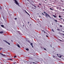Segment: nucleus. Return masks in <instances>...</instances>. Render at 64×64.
I'll return each instance as SVG.
<instances>
[{"label":"nucleus","mask_w":64,"mask_h":64,"mask_svg":"<svg viewBox=\"0 0 64 64\" xmlns=\"http://www.w3.org/2000/svg\"><path fill=\"white\" fill-rule=\"evenodd\" d=\"M58 17L59 18H60V17H61V16H58Z\"/></svg>","instance_id":"dca6fc26"},{"label":"nucleus","mask_w":64,"mask_h":64,"mask_svg":"<svg viewBox=\"0 0 64 64\" xmlns=\"http://www.w3.org/2000/svg\"><path fill=\"white\" fill-rule=\"evenodd\" d=\"M55 56H53V58H54V57H55Z\"/></svg>","instance_id":"72a5a7b5"},{"label":"nucleus","mask_w":64,"mask_h":64,"mask_svg":"<svg viewBox=\"0 0 64 64\" xmlns=\"http://www.w3.org/2000/svg\"><path fill=\"white\" fill-rule=\"evenodd\" d=\"M42 32H43V31H44V30H42Z\"/></svg>","instance_id":"c9c22d12"},{"label":"nucleus","mask_w":64,"mask_h":64,"mask_svg":"<svg viewBox=\"0 0 64 64\" xmlns=\"http://www.w3.org/2000/svg\"><path fill=\"white\" fill-rule=\"evenodd\" d=\"M14 64H15V63H14Z\"/></svg>","instance_id":"a18cd8bd"},{"label":"nucleus","mask_w":64,"mask_h":64,"mask_svg":"<svg viewBox=\"0 0 64 64\" xmlns=\"http://www.w3.org/2000/svg\"><path fill=\"white\" fill-rule=\"evenodd\" d=\"M60 18L61 19H62V20H63V19H63V18Z\"/></svg>","instance_id":"c85d7f7f"},{"label":"nucleus","mask_w":64,"mask_h":64,"mask_svg":"<svg viewBox=\"0 0 64 64\" xmlns=\"http://www.w3.org/2000/svg\"><path fill=\"white\" fill-rule=\"evenodd\" d=\"M28 42H29L30 43H31V42H30V41H28Z\"/></svg>","instance_id":"5701e85b"},{"label":"nucleus","mask_w":64,"mask_h":64,"mask_svg":"<svg viewBox=\"0 0 64 64\" xmlns=\"http://www.w3.org/2000/svg\"><path fill=\"white\" fill-rule=\"evenodd\" d=\"M53 16H54V18H57V16H55V15H53Z\"/></svg>","instance_id":"423d86ee"},{"label":"nucleus","mask_w":64,"mask_h":64,"mask_svg":"<svg viewBox=\"0 0 64 64\" xmlns=\"http://www.w3.org/2000/svg\"><path fill=\"white\" fill-rule=\"evenodd\" d=\"M44 50H46V48H44Z\"/></svg>","instance_id":"393cba45"},{"label":"nucleus","mask_w":64,"mask_h":64,"mask_svg":"<svg viewBox=\"0 0 64 64\" xmlns=\"http://www.w3.org/2000/svg\"><path fill=\"white\" fill-rule=\"evenodd\" d=\"M59 41H61V42H62V40H61L59 39Z\"/></svg>","instance_id":"6ab92c4d"},{"label":"nucleus","mask_w":64,"mask_h":64,"mask_svg":"<svg viewBox=\"0 0 64 64\" xmlns=\"http://www.w3.org/2000/svg\"><path fill=\"white\" fill-rule=\"evenodd\" d=\"M18 46L19 47V48H20V46L19 44H17Z\"/></svg>","instance_id":"6e6552de"},{"label":"nucleus","mask_w":64,"mask_h":64,"mask_svg":"<svg viewBox=\"0 0 64 64\" xmlns=\"http://www.w3.org/2000/svg\"><path fill=\"white\" fill-rule=\"evenodd\" d=\"M60 9H61V8H60Z\"/></svg>","instance_id":"e433bc0d"},{"label":"nucleus","mask_w":64,"mask_h":64,"mask_svg":"<svg viewBox=\"0 0 64 64\" xmlns=\"http://www.w3.org/2000/svg\"><path fill=\"white\" fill-rule=\"evenodd\" d=\"M25 12L26 13H27V14H28V15H29V16H30V14H29L28 12H26V10H25Z\"/></svg>","instance_id":"20e7f679"},{"label":"nucleus","mask_w":64,"mask_h":64,"mask_svg":"<svg viewBox=\"0 0 64 64\" xmlns=\"http://www.w3.org/2000/svg\"><path fill=\"white\" fill-rule=\"evenodd\" d=\"M52 31L53 32H54V30H53V29H52Z\"/></svg>","instance_id":"9d476101"},{"label":"nucleus","mask_w":64,"mask_h":64,"mask_svg":"<svg viewBox=\"0 0 64 64\" xmlns=\"http://www.w3.org/2000/svg\"><path fill=\"white\" fill-rule=\"evenodd\" d=\"M32 63H34V64H36V63H35V62H32Z\"/></svg>","instance_id":"a211bd4d"},{"label":"nucleus","mask_w":64,"mask_h":64,"mask_svg":"<svg viewBox=\"0 0 64 64\" xmlns=\"http://www.w3.org/2000/svg\"><path fill=\"white\" fill-rule=\"evenodd\" d=\"M38 7H39V8L40 6H38Z\"/></svg>","instance_id":"bb28decb"},{"label":"nucleus","mask_w":64,"mask_h":64,"mask_svg":"<svg viewBox=\"0 0 64 64\" xmlns=\"http://www.w3.org/2000/svg\"><path fill=\"white\" fill-rule=\"evenodd\" d=\"M40 17H41V16H40Z\"/></svg>","instance_id":"a19ab883"},{"label":"nucleus","mask_w":64,"mask_h":64,"mask_svg":"<svg viewBox=\"0 0 64 64\" xmlns=\"http://www.w3.org/2000/svg\"><path fill=\"white\" fill-rule=\"evenodd\" d=\"M12 41V42L13 41Z\"/></svg>","instance_id":"8fccbe9b"},{"label":"nucleus","mask_w":64,"mask_h":64,"mask_svg":"<svg viewBox=\"0 0 64 64\" xmlns=\"http://www.w3.org/2000/svg\"><path fill=\"white\" fill-rule=\"evenodd\" d=\"M1 49H2V48H0V51L1 50Z\"/></svg>","instance_id":"4be33fe9"},{"label":"nucleus","mask_w":64,"mask_h":64,"mask_svg":"<svg viewBox=\"0 0 64 64\" xmlns=\"http://www.w3.org/2000/svg\"><path fill=\"white\" fill-rule=\"evenodd\" d=\"M63 10H64V9H63Z\"/></svg>","instance_id":"37998d69"},{"label":"nucleus","mask_w":64,"mask_h":64,"mask_svg":"<svg viewBox=\"0 0 64 64\" xmlns=\"http://www.w3.org/2000/svg\"><path fill=\"white\" fill-rule=\"evenodd\" d=\"M0 33L1 34V33H3V32H0Z\"/></svg>","instance_id":"9b49d317"},{"label":"nucleus","mask_w":64,"mask_h":64,"mask_svg":"<svg viewBox=\"0 0 64 64\" xmlns=\"http://www.w3.org/2000/svg\"><path fill=\"white\" fill-rule=\"evenodd\" d=\"M57 55H58V54H57Z\"/></svg>","instance_id":"c03bdc74"},{"label":"nucleus","mask_w":64,"mask_h":64,"mask_svg":"<svg viewBox=\"0 0 64 64\" xmlns=\"http://www.w3.org/2000/svg\"><path fill=\"white\" fill-rule=\"evenodd\" d=\"M0 54H1V55H2L3 56H5V55L4 54L2 53H0Z\"/></svg>","instance_id":"0eeeda50"},{"label":"nucleus","mask_w":64,"mask_h":64,"mask_svg":"<svg viewBox=\"0 0 64 64\" xmlns=\"http://www.w3.org/2000/svg\"><path fill=\"white\" fill-rule=\"evenodd\" d=\"M46 36L47 37H48V36L47 35H46Z\"/></svg>","instance_id":"c756f323"},{"label":"nucleus","mask_w":64,"mask_h":64,"mask_svg":"<svg viewBox=\"0 0 64 64\" xmlns=\"http://www.w3.org/2000/svg\"><path fill=\"white\" fill-rule=\"evenodd\" d=\"M45 1H46L47 0H44Z\"/></svg>","instance_id":"79ce46f5"},{"label":"nucleus","mask_w":64,"mask_h":64,"mask_svg":"<svg viewBox=\"0 0 64 64\" xmlns=\"http://www.w3.org/2000/svg\"><path fill=\"white\" fill-rule=\"evenodd\" d=\"M57 8H58V7Z\"/></svg>","instance_id":"de8ad7c7"},{"label":"nucleus","mask_w":64,"mask_h":64,"mask_svg":"<svg viewBox=\"0 0 64 64\" xmlns=\"http://www.w3.org/2000/svg\"><path fill=\"white\" fill-rule=\"evenodd\" d=\"M16 57V56H14V58H15Z\"/></svg>","instance_id":"a878e982"},{"label":"nucleus","mask_w":64,"mask_h":64,"mask_svg":"<svg viewBox=\"0 0 64 64\" xmlns=\"http://www.w3.org/2000/svg\"><path fill=\"white\" fill-rule=\"evenodd\" d=\"M0 9H2V8L1 6H0Z\"/></svg>","instance_id":"2eb2a0df"},{"label":"nucleus","mask_w":64,"mask_h":64,"mask_svg":"<svg viewBox=\"0 0 64 64\" xmlns=\"http://www.w3.org/2000/svg\"><path fill=\"white\" fill-rule=\"evenodd\" d=\"M44 33H45L46 32H45V31H44Z\"/></svg>","instance_id":"473e14b6"},{"label":"nucleus","mask_w":64,"mask_h":64,"mask_svg":"<svg viewBox=\"0 0 64 64\" xmlns=\"http://www.w3.org/2000/svg\"><path fill=\"white\" fill-rule=\"evenodd\" d=\"M23 27H24V25H23Z\"/></svg>","instance_id":"4c0bfd02"},{"label":"nucleus","mask_w":64,"mask_h":64,"mask_svg":"<svg viewBox=\"0 0 64 64\" xmlns=\"http://www.w3.org/2000/svg\"><path fill=\"white\" fill-rule=\"evenodd\" d=\"M15 63H16V62H15Z\"/></svg>","instance_id":"49530a36"},{"label":"nucleus","mask_w":64,"mask_h":64,"mask_svg":"<svg viewBox=\"0 0 64 64\" xmlns=\"http://www.w3.org/2000/svg\"><path fill=\"white\" fill-rule=\"evenodd\" d=\"M1 26L2 27H4V25H1Z\"/></svg>","instance_id":"1a4fd4ad"},{"label":"nucleus","mask_w":64,"mask_h":64,"mask_svg":"<svg viewBox=\"0 0 64 64\" xmlns=\"http://www.w3.org/2000/svg\"><path fill=\"white\" fill-rule=\"evenodd\" d=\"M54 21H55L56 22H58V20H54Z\"/></svg>","instance_id":"39448f33"},{"label":"nucleus","mask_w":64,"mask_h":64,"mask_svg":"<svg viewBox=\"0 0 64 64\" xmlns=\"http://www.w3.org/2000/svg\"><path fill=\"white\" fill-rule=\"evenodd\" d=\"M43 12L44 13H45V14H46L45 15L46 17H48V16L49 17H50V18H51V17H50V15H48V14L47 13H46V12Z\"/></svg>","instance_id":"f257e3e1"},{"label":"nucleus","mask_w":64,"mask_h":64,"mask_svg":"<svg viewBox=\"0 0 64 64\" xmlns=\"http://www.w3.org/2000/svg\"><path fill=\"white\" fill-rule=\"evenodd\" d=\"M30 45H31V46H32V45H33V43H31V44H30Z\"/></svg>","instance_id":"ddd939ff"},{"label":"nucleus","mask_w":64,"mask_h":64,"mask_svg":"<svg viewBox=\"0 0 64 64\" xmlns=\"http://www.w3.org/2000/svg\"><path fill=\"white\" fill-rule=\"evenodd\" d=\"M60 27H62V26H61V25H60Z\"/></svg>","instance_id":"cd10ccee"},{"label":"nucleus","mask_w":64,"mask_h":64,"mask_svg":"<svg viewBox=\"0 0 64 64\" xmlns=\"http://www.w3.org/2000/svg\"><path fill=\"white\" fill-rule=\"evenodd\" d=\"M28 23H29V22H28Z\"/></svg>","instance_id":"09e8293b"},{"label":"nucleus","mask_w":64,"mask_h":64,"mask_svg":"<svg viewBox=\"0 0 64 64\" xmlns=\"http://www.w3.org/2000/svg\"><path fill=\"white\" fill-rule=\"evenodd\" d=\"M26 50L27 51H29V49L28 48H26Z\"/></svg>","instance_id":"f8f14e48"},{"label":"nucleus","mask_w":64,"mask_h":64,"mask_svg":"<svg viewBox=\"0 0 64 64\" xmlns=\"http://www.w3.org/2000/svg\"><path fill=\"white\" fill-rule=\"evenodd\" d=\"M57 30H58V31H60V30H59L58 29H57Z\"/></svg>","instance_id":"412c9836"},{"label":"nucleus","mask_w":64,"mask_h":64,"mask_svg":"<svg viewBox=\"0 0 64 64\" xmlns=\"http://www.w3.org/2000/svg\"><path fill=\"white\" fill-rule=\"evenodd\" d=\"M35 7H36V6H35Z\"/></svg>","instance_id":"ea45409f"},{"label":"nucleus","mask_w":64,"mask_h":64,"mask_svg":"<svg viewBox=\"0 0 64 64\" xmlns=\"http://www.w3.org/2000/svg\"><path fill=\"white\" fill-rule=\"evenodd\" d=\"M14 1L16 3V5H18V6H19V3H18V2H17V1L16 0H14Z\"/></svg>","instance_id":"f03ea898"},{"label":"nucleus","mask_w":64,"mask_h":64,"mask_svg":"<svg viewBox=\"0 0 64 64\" xmlns=\"http://www.w3.org/2000/svg\"><path fill=\"white\" fill-rule=\"evenodd\" d=\"M50 46L51 47H52V46Z\"/></svg>","instance_id":"58836bf2"},{"label":"nucleus","mask_w":64,"mask_h":64,"mask_svg":"<svg viewBox=\"0 0 64 64\" xmlns=\"http://www.w3.org/2000/svg\"><path fill=\"white\" fill-rule=\"evenodd\" d=\"M27 0L29 2H30V0Z\"/></svg>","instance_id":"aec40b11"},{"label":"nucleus","mask_w":64,"mask_h":64,"mask_svg":"<svg viewBox=\"0 0 64 64\" xmlns=\"http://www.w3.org/2000/svg\"><path fill=\"white\" fill-rule=\"evenodd\" d=\"M9 60H11V61H13V60L12 59L10 58V59Z\"/></svg>","instance_id":"4468645a"},{"label":"nucleus","mask_w":64,"mask_h":64,"mask_svg":"<svg viewBox=\"0 0 64 64\" xmlns=\"http://www.w3.org/2000/svg\"><path fill=\"white\" fill-rule=\"evenodd\" d=\"M32 48H33V45H32Z\"/></svg>","instance_id":"f704fd0d"},{"label":"nucleus","mask_w":64,"mask_h":64,"mask_svg":"<svg viewBox=\"0 0 64 64\" xmlns=\"http://www.w3.org/2000/svg\"><path fill=\"white\" fill-rule=\"evenodd\" d=\"M41 4L40 3H39V5H41Z\"/></svg>","instance_id":"b1692460"},{"label":"nucleus","mask_w":64,"mask_h":64,"mask_svg":"<svg viewBox=\"0 0 64 64\" xmlns=\"http://www.w3.org/2000/svg\"><path fill=\"white\" fill-rule=\"evenodd\" d=\"M6 43L8 44V45H10V43H9L8 42H7V41H6Z\"/></svg>","instance_id":"7ed1b4c3"},{"label":"nucleus","mask_w":64,"mask_h":64,"mask_svg":"<svg viewBox=\"0 0 64 64\" xmlns=\"http://www.w3.org/2000/svg\"><path fill=\"white\" fill-rule=\"evenodd\" d=\"M50 9L51 10H53L52 8H50Z\"/></svg>","instance_id":"f3484780"},{"label":"nucleus","mask_w":64,"mask_h":64,"mask_svg":"<svg viewBox=\"0 0 64 64\" xmlns=\"http://www.w3.org/2000/svg\"><path fill=\"white\" fill-rule=\"evenodd\" d=\"M15 20H16L17 19V18H15Z\"/></svg>","instance_id":"2f4dec72"},{"label":"nucleus","mask_w":64,"mask_h":64,"mask_svg":"<svg viewBox=\"0 0 64 64\" xmlns=\"http://www.w3.org/2000/svg\"><path fill=\"white\" fill-rule=\"evenodd\" d=\"M42 14H43V15H44V14L43 13H42Z\"/></svg>","instance_id":"7c9ffc66"}]
</instances>
